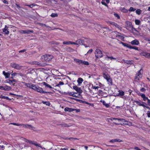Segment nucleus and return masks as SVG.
<instances>
[{
  "label": "nucleus",
  "instance_id": "1",
  "mask_svg": "<svg viewBox=\"0 0 150 150\" xmlns=\"http://www.w3.org/2000/svg\"><path fill=\"white\" fill-rule=\"evenodd\" d=\"M95 54L96 58L95 60L97 59L100 58L102 57L103 56V54L102 51L99 49H96L95 51Z\"/></svg>",
  "mask_w": 150,
  "mask_h": 150
},
{
  "label": "nucleus",
  "instance_id": "2",
  "mask_svg": "<svg viewBox=\"0 0 150 150\" xmlns=\"http://www.w3.org/2000/svg\"><path fill=\"white\" fill-rule=\"evenodd\" d=\"M53 57L52 55L50 54H45L42 56V58L43 59V61L49 62Z\"/></svg>",
  "mask_w": 150,
  "mask_h": 150
},
{
  "label": "nucleus",
  "instance_id": "3",
  "mask_svg": "<svg viewBox=\"0 0 150 150\" xmlns=\"http://www.w3.org/2000/svg\"><path fill=\"white\" fill-rule=\"evenodd\" d=\"M88 39H86L84 40H82L81 39H79L76 41V42L77 45H84L86 47H87V45H85L84 43L85 42H87L88 41Z\"/></svg>",
  "mask_w": 150,
  "mask_h": 150
},
{
  "label": "nucleus",
  "instance_id": "4",
  "mask_svg": "<svg viewBox=\"0 0 150 150\" xmlns=\"http://www.w3.org/2000/svg\"><path fill=\"white\" fill-rule=\"evenodd\" d=\"M10 66L12 68L18 70H20L23 67L22 66H21L20 64L15 63H11Z\"/></svg>",
  "mask_w": 150,
  "mask_h": 150
},
{
  "label": "nucleus",
  "instance_id": "5",
  "mask_svg": "<svg viewBox=\"0 0 150 150\" xmlns=\"http://www.w3.org/2000/svg\"><path fill=\"white\" fill-rule=\"evenodd\" d=\"M30 62V64L32 65H37L39 67H43L45 66V64L44 63L42 62H39L37 61H33L32 62Z\"/></svg>",
  "mask_w": 150,
  "mask_h": 150
},
{
  "label": "nucleus",
  "instance_id": "6",
  "mask_svg": "<svg viewBox=\"0 0 150 150\" xmlns=\"http://www.w3.org/2000/svg\"><path fill=\"white\" fill-rule=\"evenodd\" d=\"M134 102L137 103L138 105L140 106H142L144 107L145 108V105H147V104L145 103L143 101H138L137 100H135Z\"/></svg>",
  "mask_w": 150,
  "mask_h": 150
},
{
  "label": "nucleus",
  "instance_id": "7",
  "mask_svg": "<svg viewBox=\"0 0 150 150\" xmlns=\"http://www.w3.org/2000/svg\"><path fill=\"white\" fill-rule=\"evenodd\" d=\"M73 88L77 92L79 93H81L83 91L80 88H79L76 86H74Z\"/></svg>",
  "mask_w": 150,
  "mask_h": 150
},
{
  "label": "nucleus",
  "instance_id": "8",
  "mask_svg": "<svg viewBox=\"0 0 150 150\" xmlns=\"http://www.w3.org/2000/svg\"><path fill=\"white\" fill-rule=\"evenodd\" d=\"M110 120L112 121L113 120H117L118 121H122V122H125V120L123 118H117L112 117L109 119Z\"/></svg>",
  "mask_w": 150,
  "mask_h": 150
},
{
  "label": "nucleus",
  "instance_id": "9",
  "mask_svg": "<svg viewBox=\"0 0 150 150\" xmlns=\"http://www.w3.org/2000/svg\"><path fill=\"white\" fill-rule=\"evenodd\" d=\"M126 24L127 29L129 30V28L131 29L133 27L132 23L129 21L126 22Z\"/></svg>",
  "mask_w": 150,
  "mask_h": 150
},
{
  "label": "nucleus",
  "instance_id": "10",
  "mask_svg": "<svg viewBox=\"0 0 150 150\" xmlns=\"http://www.w3.org/2000/svg\"><path fill=\"white\" fill-rule=\"evenodd\" d=\"M33 30H22L21 31V33L24 34H29L30 33H33Z\"/></svg>",
  "mask_w": 150,
  "mask_h": 150
},
{
  "label": "nucleus",
  "instance_id": "11",
  "mask_svg": "<svg viewBox=\"0 0 150 150\" xmlns=\"http://www.w3.org/2000/svg\"><path fill=\"white\" fill-rule=\"evenodd\" d=\"M123 142V140H121L120 139H113L110 140V142H111V143H114V142Z\"/></svg>",
  "mask_w": 150,
  "mask_h": 150
},
{
  "label": "nucleus",
  "instance_id": "12",
  "mask_svg": "<svg viewBox=\"0 0 150 150\" xmlns=\"http://www.w3.org/2000/svg\"><path fill=\"white\" fill-rule=\"evenodd\" d=\"M28 143L30 144H32L36 146H38L39 147H41V146H40V144H38L36 142H35L34 141H32L30 140H28Z\"/></svg>",
  "mask_w": 150,
  "mask_h": 150
},
{
  "label": "nucleus",
  "instance_id": "13",
  "mask_svg": "<svg viewBox=\"0 0 150 150\" xmlns=\"http://www.w3.org/2000/svg\"><path fill=\"white\" fill-rule=\"evenodd\" d=\"M142 76L136 74L135 77L134 81L136 82H138L140 80V78H141Z\"/></svg>",
  "mask_w": 150,
  "mask_h": 150
},
{
  "label": "nucleus",
  "instance_id": "14",
  "mask_svg": "<svg viewBox=\"0 0 150 150\" xmlns=\"http://www.w3.org/2000/svg\"><path fill=\"white\" fill-rule=\"evenodd\" d=\"M8 27L6 25H5V28L3 29V32L7 35L9 33V31L8 30Z\"/></svg>",
  "mask_w": 150,
  "mask_h": 150
},
{
  "label": "nucleus",
  "instance_id": "15",
  "mask_svg": "<svg viewBox=\"0 0 150 150\" xmlns=\"http://www.w3.org/2000/svg\"><path fill=\"white\" fill-rule=\"evenodd\" d=\"M131 44L132 45H138L139 44V42L138 40L135 39L131 41Z\"/></svg>",
  "mask_w": 150,
  "mask_h": 150
},
{
  "label": "nucleus",
  "instance_id": "16",
  "mask_svg": "<svg viewBox=\"0 0 150 150\" xmlns=\"http://www.w3.org/2000/svg\"><path fill=\"white\" fill-rule=\"evenodd\" d=\"M64 110L65 112L68 111L69 112H71L74 111L75 110V109L66 107L65 108Z\"/></svg>",
  "mask_w": 150,
  "mask_h": 150
},
{
  "label": "nucleus",
  "instance_id": "17",
  "mask_svg": "<svg viewBox=\"0 0 150 150\" xmlns=\"http://www.w3.org/2000/svg\"><path fill=\"white\" fill-rule=\"evenodd\" d=\"M122 61H123L125 63H126L128 64H132L133 63V61L132 60H126L123 59L122 60Z\"/></svg>",
  "mask_w": 150,
  "mask_h": 150
},
{
  "label": "nucleus",
  "instance_id": "18",
  "mask_svg": "<svg viewBox=\"0 0 150 150\" xmlns=\"http://www.w3.org/2000/svg\"><path fill=\"white\" fill-rule=\"evenodd\" d=\"M36 91L40 93H44V91H43L42 88L39 87L38 86Z\"/></svg>",
  "mask_w": 150,
  "mask_h": 150
},
{
  "label": "nucleus",
  "instance_id": "19",
  "mask_svg": "<svg viewBox=\"0 0 150 150\" xmlns=\"http://www.w3.org/2000/svg\"><path fill=\"white\" fill-rule=\"evenodd\" d=\"M22 125L23 126V127L28 128L29 129L32 128L33 127L32 125L28 124L24 125L22 124Z\"/></svg>",
  "mask_w": 150,
  "mask_h": 150
},
{
  "label": "nucleus",
  "instance_id": "20",
  "mask_svg": "<svg viewBox=\"0 0 150 150\" xmlns=\"http://www.w3.org/2000/svg\"><path fill=\"white\" fill-rule=\"evenodd\" d=\"M103 76L106 80L110 77L107 73H104L103 74Z\"/></svg>",
  "mask_w": 150,
  "mask_h": 150
},
{
  "label": "nucleus",
  "instance_id": "21",
  "mask_svg": "<svg viewBox=\"0 0 150 150\" xmlns=\"http://www.w3.org/2000/svg\"><path fill=\"white\" fill-rule=\"evenodd\" d=\"M83 81V79L81 78H79L77 81V82L78 83V86H79L80 84Z\"/></svg>",
  "mask_w": 150,
  "mask_h": 150
},
{
  "label": "nucleus",
  "instance_id": "22",
  "mask_svg": "<svg viewBox=\"0 0 150 150\" xmlns=\"http://www.w3.org/2000/svg\"><path fill=\"white\" fill-rule=\"evenodd\" d=\"M74 60L76 62V63H78L79 64H82V62L83 60H80L79 59H74Z\"/></svg>",
  "mask_w": 150,
  "mask_h": 150
},
{
  "label": "nucleus",
  "instance_id": "23",
  "mask_svg": "<svg viewBox=\"0 0 150 150\" xmlns=\"http://www.w3.org/2000/svg\"><path fill=\"white\" fill-rule=\"evenodd\" d=\"M120 10L122 12L125 13H127L128 12V11L125 8L123 7H120Z\"/></svg>",
  "mask_w": 150,
  "mask_h": 150
},
{
  "label": "nucleus",
  "instance_id": "24",
  "mask_svg": "<svg viewBox=\"0 0 150 150\" xmlns=\"http://www.w3.org/2000/svg\"><path fill=\"white\" fill-rule=\"evenodd\" d=\"M33 84L31 83H24V85L25 86H27V87L29 88H31L32 86H33Z\"/></svg>",
  "mask_w": 150,
  "mask_h": 150
},
{
  "label": "nucleus",
  "instance_id": "25",
  "mask_svg": "<svg viewBox=\"0 0 150 150\" xmlns=\"http://www.w3.org/2000/svg\"><path fill=\"white\" fill-rule=\"evenodd\" d=\"M4 87V90L5 91H9L11 89V87L8 86H5Z\"/></svg>",
  "mask_w": 150,
  "mask_h": 150
},
{
  "label": "nucleus",
  "instance_id": "26",
  "mask_svg": "<svg viewBox=\"0 0 150 150\" xmlns=\"http://www.w3.org/2000/svg\"><path fill=\"white\" fill-rule=\"evenodd\" d=\"M149 54V53L148 52H143L141 53V55L142 56H144L146 57H148Z\"/></svg>",
  "mask_w": 150,
  "mask_h": 150
},
{
  "label": "nucleus",
  "instance_id": "27",
  "mask_svg": "<svg viewBox=\"0 0 150 150\" xmlns=\"http://www.w3.org/2000/svg\"><path fill=\"white\" fill-rule=\"evenodd\" d=\"M42 84L44 85L45 86V87H47L48 88H50V89H52V88H53L49 84H47L45 82H43Z\"/></svg>",
  "mask_w": 150,
  "mask_h": 150
},
{
  "label": "nucleus",
  "instance_id": "28",
  "mask_svg": "<svg viewBox=\"0 0 150 150\" xmlns=\"http://www.w3.org/2000/svg\"><path fill=\"white\" fill-rule=\"evenodd\" d=\"M119 93L118 96H123L124 95L125 93L124 91L122 90H119L118 91Z\"/></svg>",
  "mask_w": 150,
  "mask_h": 150
},
{
  "label": "nucleus",
  "instance_id": "29",
  "mask_svg": "<svg viewBox=\"0 0 150 150\" xmlns=\"http://www.w3.org/2000/svg\"><path fill=\"white\" fill-rule=\"evenodd\" d=\"M100 102H101L103 103V105H105L106 108H109L110 107V105L107 103L106 102L104 101H100Z\"/></svg>",
  "mask_w": 150,
  "mask_h": 150
},
{
  "label": "nucleus",
  "instance_id": "30",
  "mask_svg": "<svg viewBox=\"0 0 150 150\" xmlns=\"http://www.w3.org/2000/svg\"><path fill=\"white\" fill-rule=\"evenodd\" d=\"M121 43L124 47H126L129 48V46H130V45H129L128 44L122 42H121Z\"/></svg>",
  "mask_w": 150,
  "mask_h": 150
},
{
  "label": "nucleus",
  "instance_id": "31",
  "mask_svg": "<svg viewBox=\"0 0 150 150\" xmlns=\"http://www.w3.org/2000/svg\"><path fill=\"white\" fill-rule=\"evenodd\" d=\"M113 25L115 26L116 28H118L119 29H121V27H120L118 25L117 23H115V22L114 23Z\"/></svg>",
  "mask_w": 150,
  "mask_h": 150
},
{
  "label": "nucleus",
  "instance_id": "32",
  "mask_svg": "<svg viewBox=\"0 0 150 150\" xmlns=\"http://www.w3.org/2000/svg\"><path fill=\"white\" fill-rule=\"evenodd\" d=\"M33 85L32 86H33L32 87L31 89H32L35 91H36V90L37 89V88L38 87V86H36L35 85L33 84Z\"/></svg>",
  "mask_w": 150,
  "mask_h": 150
},
{
  "label": "nucleus",
  "instance_id": "33",
  "mask_svg": "<svg viewBox=\"0 0 150 150\" xmlns=\"http://www.w3.org/2000/svg\"><path fill=\"white\" fill-rule=\"evenodd\" d=\"M42 103L44 104H45L46 105L48 106H49L50 105V103L49 101H43L42 102Z\"/></svg>",
  "mask_w": 150,
  "mask_h": 150
},
{
  "label": "nucleus",
  "instance_id": "34",
  "mask_svg": "<svg viewBox=\"0 0 150 150\" xmlns=\"http://www.w3.org/2000/svg\"><path fill=\"white\" fill-rule=\"evenodd\" d=\"M1 98L2 99H6L7 100H11V99L9 98L8 97H5V96H3L2 95L1 96Z\"/></svg>",
  "mask_w": 150,
  "mask_h": 150
},
{
  "label": "nucleus",
  "instance_id": "35",
  "mask_svg": "<svg viewBox=\"0 0 150 150\" xmlns=\"http://www.w3.org/2000/svg\"><path fill=\"white\" fill-rule=\"evenodd\" d=\"M135 22L136 25H139L140 24L141 21L139 20L136 19L135 20Z\"/></svg>",
  "mask_w": 150,
  "mask_h": 150
},
{
  "label": "nucleus",
  "instance_id": "36",
  "mask_svg": "<svg viewBox=\"0 0 150 150\" xmlns=\"http://www.w3.org/2000/svg\"><path fill=\"white\" fill-rule=\"evenodd\" d=\"M136 12L138 15H139L141 13L142 11L140 9H138L136 11Z\"/></svg>",
  "mask_w": 150,
  "mask_h": 150
},
{
  "label": "nucleus",
  "instance_id": "37",
  "mask_svg": "<svg viewBox=\"0 0 150 150\" xmlns=\"http://www.w3.org/2000/svg\"><path fill=\"white\" fill-rule=\"evenodd\" d=\"M130 49H132L136 50H138V48L135 46H132L131 45L129 46Z\"/></svg>",
  "mask_w": 150,
  "mask_h": 150
},
{
  "label": "nucleus",
  "instance_id": "38",
  "mask_svg": "<svg viewBox=\"0 0 150 150\" xmlns=\"http://www.w3.org/2000/svg\"><path fill=\"white\" fill-rule=\"evenodd\" d=\"M143 73V70L141 69L139 71H138V73L137 74L139 75L142 76V75Z\"/></svg>",
  "mask_w": 150,
  "mask_h": 150
},
{
  "label": "nucleus",
  "instance_id": "39",
  "mask_svg": "<svg viewBox=\"0 0 150 150\" xmlns=\"http://www.w3.org/2000/svg\"><path fill=\"white\" fill-rule=\"evenodd\" d=\"M89 64V63L87 61H83L82 62V65L84 64L86 65H88Z\"/></svg>",
  "mask_w": 150,
  "mask_h": 150
},
{
  "label": "nucleus",
  "instance_id": "40",
  "mask_svg": "<svg viewBox=\"0 0 150 150\" xmlns=\"http://www.w3.org/2000/svg\"><path fill=\"white\" fill-rule=\"evenodd\" d=\"M11 75L13 76L11 77V78L13 79L14 76H15L16 75H18V73L15 72L13 73L12 71L11 73Z\"/></svg>",
  "mask_w": 150,
  "mask_h": 150
},
{
  "label": "nucleus",
  "instance_id": "41",
  "mask_svg": "<svg viewBox=\"0 0 150 150\" xmlns=\"http://www.w3.org/2000/svg\"><path fill=\"white\" fill-rule=\"evenodd\" d=\"M136 10V9L132 7H130L129 10V11H134Z\"/></svg>",
  "mask_w": 150,
  "mask_h": 150
},
{
  "label": "nucleus",
  "instance_id": "42",
  "mask_svg": "<svg viewBox=\"0 0 150 150\" xmlns=\"http://www.w3.org/2000/svg\"><path fill=\"white\" fill-rule=\"evenodd\" d=\"M107 80L109 83H110L111 85H112V79L110 77H109Z\"/></svg>",
  "mask_w": 150,
  "mask_h": 150
},
{
  "label": "nucleus",
  "instance_id": "43",
  "mask_svg": "<svg viewBox=\"0 0 150 150\" xmlns=\"http://www.w3.org/2000/svg\"><path fill=\"white\" fill-rule=\"evenodd\" d=\"M51 16L52 17H57L58 16V15L57 13H52L51 14Z\"/></svg>",
  "mask_w": 150,
  "mask_h": 150
},
{
  "label": "nucleus",
  "instance_id": "44",
  "mask_svg": "<svg viewBox=\"0 0 150 150\" xmlns=\"http://www.w3.org/2000/svg\"><path fill=\"white\" fill-rule=\"evenodd\" d=\"M10 74L8 72H6L5 75V76L6 77V78H9L10 76Z\"/></svg>",
  "mask_w": 150,
  "mask_h": 150
},
{
  "label": "nucleus",
  "instance_id": "45",
  "mask_svg": "<svg viewBox=\"0 0 150 150\" xmlns=\"http://www.w3.org/2000/svg\"><path fill=\"white\" fill-rule=\"evenodd\" d=\"M80 95V93L77 94V93L75 92L73 97H78Z\"/></svg>",
  "mask_w": 150,
  "mask_h": 150
},
{
  "label": "nucleus",
  "instance_id": "46",
  "mask_svg": "<svg viewBox=\"0 0 150 150\" xmlns=\"http://www.w3.org/2000/svg\"><path fill=\"white\" fill-rule=\"evenodd\" d=\"M71 41H64L63 42V44L65 45H69L70 44Z\"/></svg>",
  "mask_w": 150,
  "mask_h": 150
},
{
  "label": "nucleus",
  "instance_id": "47",
  "mask_svg": "<svg viewBox=\"0 0 150 150\" xmlns=\"http://www.w3.org/2000/svg\"><path fill=\"white\" fill-rule=\"evenodd\" d=\"M12 124L15 125H16L17 126H22V124H18V123H11L10 124Z\"/></svg>",
  "mask_w": 150,
  "mask_h": 150
},
{
  "label": "nucleus",
  "instance_id": "48",
  "mask_svg": "<svg viewBox=\"0 0 150 150\" xmlns=\"http://www.w3.org/2000/svg\"><path fill=\"white\" fill-rule=\"evenodd\" d=\"M70 125H68L67 124H63L62 125V127H70Z\"/></svg>",
  "mask_w": 150,
  "mask_h": 150
},
{
  "label": "nucleus",
  "instance_id": "49",
  "mask_svg": "<svg viewBox=\"0 0 150 150\" xmlns=\"http://www.w3.org/2000/svg\"><path fill=\"white\" fill-rule=\"evenodd\" d=\"M6 81L7 83H9L10 84H11L12 83V80H11L8 79L6 80Z\"/></svg>",
  "mask_w": 150,
  "mask_h": 150
},
{
  "label": "nucleus",
  "instance_id": "50",
  "mask_svg": "<svg viewBox=\"0 0 150 150\" xmlns=\"http://www.w3.org/2000/svg\"><path fill=\"white\" fill-rule=\"evenodd\" d=\"M114 15L115 17L117 18L118 19L120 18V16L117 14L115 13L114 14Z\"/></svg>",
  "mask_w": 150,
  "mask_h": 150
},
{
  "label": "nucleus",
  "instance_id": "51",
  "mask_svg": "<svg viewBox=\"0 0 150 150\" xmlns=\"http://www.w3.org/2000/svg\"><path fill=\"white\" fill-rule=\"evenodd\" d=\"M139 96H140L142 98H144L146 97L145 94L143 93H140L139 95Z\"/></svg>",
  "mask_w": 150,
  "mask_h": 150
},
{
  "label": "nucleus",
  "instance_id": "52",
  "mask_svg": "<svg viewBox=\"0 0 150 150\" xmlns=\"http://www.w3.org/2000/svg\"><path fill=\"white\" fill-rule=\"evenodd\" d=\"M104 1H102L101 2V4L103 5H105V6L108 7V5Z\"/></svg>",
  "mask_w": 150,
  "mask_h": 150
},
{
  "label": "nucleus",
  "instance_id": "53",
  "mask_svg": "<svg viewBox=\"0 0 150 150\" xmlns=\"http://www.w3.org/2000/svg\"><path fill=\"white\" fill-rule=\"evenodd\" d=\"M80 103H85L86 104H89L86 101H83L81 100V101L80 102Z\"/></svg>",
  "mask_w": 150,
  "mask_h": 150
},
{
  "label": "nucleus",
  "instance_id": "54",
  "mask_svg": "<svg viewBox=\"0 0 150 150\" xmlns=\"http://www.w3.org/2000/svg\"><path fill=\"white\" fill-rule=\"evenodd\" d=\"M106 57L108 58H110L111 60L112 59L115 60L116 59L115 58H114L113 57H110L109 56H107Z\"/></svg>",
  "mask_w": 150,
  "mask_h": 150
},
{
  "label": "nucleus",
  "instance_id": "55",
  "mask_svg": "<svg viewBox=\"0 0 150 150\" xmlns=\"http://www.w3.org/2000/svg\"><path fill=\"white\" fill-rule=\"evenodd\" d=\"M133 31H135V32H138V31L134 28L133 27V26L132 27V28L131 29Z\"/></svg>",
  "mask_w": 150,
  "mask_h": 150
},
{
  "label": "nucleus",
  "instance_id": "56",
  "mask_svg": "<svg viewBox=\"0 0 150 150\" xmlns=\"http://www.w3.org/2000/svg\"><path fill=\"white\" fill-rule=\"evenodd\" d=\"M75 92H71L69 93V95L70 96H72L73 97Z\"/></svg>",
  "mask_w": 150,
  "mask_h": 150
},
{
  "label": "nucleus",
  "instance_id": "57",
  "mask_svg": "<svg viewBox=\"0 0 150 150\" xmlns=\"http://www.w3.org/2000/svg\"><path fill=\"white\" fill-rule=\"evenodd\" d=\"M114 22H113L108 21L107 22V23L108 24H110L111 25H113V24Z\"/></svg>",
  "mask_w": 150,
  "mask_h": 150
},
{
  "label": "nucleus",
  "instance_id": "58",
  "mask_svg": "<svg viewBox=\"0 0 150 150\" xmlns=\"http://www.w3.org/2000/svg\"><path fill=\"white\" fill-rule=\"evenodd\" d=\"M102 28H104V29H105L106 30H108L110 31L111 30L110 29H109V28L107 27H102Z\"/></svg>",
  "mask_w": 150,
  "mask_h": 150
},
{
  "label": "nucleus",
  "instance_id": "59",
  "mask_svg": "<svg viewBox=\"0 0 150 150\" xmlns=\"http://www.w3.org/2000/svg\"><path fill=\"white\" fill-rule=\"evenodd\" d=\"M98 88H99V87L98 86H92V88L93 89H98Z\"/></svg>",
  "mask_w": 150,
  "mask_h": 150
},
{
  "label": "nucleus",
  "instance_id": "60",
  "mask_svg": "<svg viewBox=\"0 0 150 150\" xmlns=\"http://www.w3.org/2000/svg\"><path fill=\"white\" fill-rule=\"evenodd\" d=\"M143 100L144 101H146V100H147L148 99V98L147 97H145L144 98H143Z\"/></svg>",
  "mask_w": 150,
  "mask_h": 150
},
{
  "label": "nucleus",
  "instance_id": "61",
  "mask_svg": "<svg viewBox=\"0 0 150 150\" xmlns=\"http://www.w3.org/2000/svg\"><path fill=\"white\" fill-rule=\"evenodd\" d=\"M140 91H141L142 92H145V91H146V89L144 88H142L141 89Z\"/></svg>",
  "mask_w": 150,
  "mask_h": 150
},
{
  "label": "nucleus",
  "instance_id": "62",
  "mask_svg": "<svg viewBox=\"0 0 150 150\" xmlns=\"http://www.w3.org/2000/svg\"><path fill=\"white\" fill-rule=\"evenodd\" d=\"M147 115L149 117H150V111H148L147 112Z\"/></svg>",
  "mask_w": 150,
  "mask_h": 150
},
{
  "label": "nucleus",
  "instance_id": "63",
  "mask_svg": "<svg viewBox=\"0 0 150 150\" xmlns=\"http://www.w3.org/2000/svg\"><path fill=\"white\" fill-rule=\"evenodd\" d=\"M134 149L136 150H141L137 146H135L134 148Z\"/></svg>",
  "mask_w": 150,
  "mask_h": 150
},
{
  "label": "nucleus",
  "instance_id": "64",
  "mask_svg": "<svg viewBox=\"0 0 150 150\" xmlns=\"http://www.w3.org/2000/svg\"><path fill=\"white\" fill-rule=\"evenodd\" d=\"M60 150H68V149L67 148H61Z\"/></svg>",
  "mask_w": 150,
  "mask_h": 150
}]
</instances>
